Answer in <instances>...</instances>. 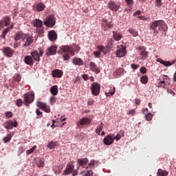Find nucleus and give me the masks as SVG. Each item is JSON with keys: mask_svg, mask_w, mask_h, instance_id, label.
Listing matches in <instances>:
<instances>
[{"mask_svg": "<svg viewBox=\"0 0 176 176\" xmlns=\"http://www.w3.org/2000/svg\"><path fill=\"white\" fill-rule=\"evenodd\" d=\"M149 30L153 31V35L156 36L158 35L160 31H164L166 32L168 28L167 27V23L163 20H157L152 21L149 23Z\"/></svg>", "mask_w": 176, "mask_h": 176, "instance_id": "obj_1", "label": "nucleus"}, {"mask_svg": "<svg viewBox=\"0 0 176 176\" xmlns=\"http://www.w3.org/2000/svg\"><path fill=\"white\" fill-rule=\"evenodd\" d=\"M80 47L77 44H73L72 45H63L60 47V53L63 54V60L67 61L69 60L70 56H74L75 52H79Z\"/></svg>", "mask_w": 176, "mask_h": 176, "instance_id": "obj_2", "label": "nucleus"}, {"mask_svg": "<svg viewBox=\"0 0 176 176\" xmlns=\"http://www.w3.org/2000/svg\"><path fill=\"white\" fill-rule=\"evenodd\" d=\"M14 41H20L21 39L22 42H23L22 45V47L27 49V47H30L32 43H34V36L30 34H25L21 32H18L14 37Z\"/></svg>", "mask_w": 176, "mask_h": 176, "instance_id": "obj_3", "label": "nucleus"}, {"mask_svg": "<svg viewBox=\"0 0 176 176\" xmlns=\"http://www.w3.org/2000/svg\"><path fill=\"white\" fill-rule=\"evenodd\" d=\"M32 25L36 27V33L39 35V36H43L45 34V28H43V22L38 19H34L32 21Z\"/></svg>", "mask_w": 176, "mask_h": 176, "instance_id": "obj_4", "label": "nucleus"}, {"mask_svg": "<svg viewBox=\"0 0 176 176\" xmlns=\"http://www.w3.org/2000/svg\"><path fill=\"white\" fill-rule=\"evenodd\" d=\"M34 98L35 93H34V91L28 92L24 94L23 104H25L26 107H29L30 104H32Z\"/></svg>", "mask_w": 176, "mask_h": 176, "instance_id": "obj_5", "label": "nucleus"}, {"mask_svg": "<svg viewBox=\"0 0 176 176\" xmlns=\"http://www.w3.org/2000/svg\"><path fill=\"white\" fill-rule=\"evenodd\" d=\"M75 166L74 164L69 163L67 164L66 168L63 170V175H68L69 174L72 173L73 176L77 175L78 172L74 170Z\"/></svg>", "mask_w": 176, "mask_h": 176, "instance_id": "obj_6", "label": "nucleus"}, {"mask_svg": "<svg viewBox=\"0 0 176 176\" xmlns=\"http://www.w3.org/2000/svg\"><path fill=\"white\" fill-rule=\"evenodd\" d=\"M3 126L7 130H12L13 127L19 126V122L16 120H8L3 123Z\"/></svg>", "mask_w": 176, "mask_h": 176, "instance_id": "obj_7", "label": "nucleus"}, {"mask_svg": "<svg viewBox=\"0 0 176 176\" xmlns=\"http://www.w3.org/2000/svg\"><path fill=\"white\" fill-rule=\"evenodd\" d=\"M45 25L48 28H53L56 25V18L53 15L47 16L45 21Z\"/></svg>", "mask_w": 176, "mask_h": 176, "instance_id": "obj_8", "label": "nucleus"}, {"mask_svg": "<svg viewBox=\"0 0 176 176\" xmlns=\"http://www.w3.org/2000/svg\"><path fill=\"white\" fill-rule=\"evenodd\" d=\"M38 51L37 50H34L30 53L32 58L35 61H40L41 57L43 56V49L39 48Z\"/></svg>", "mask_w": 176, "mask_h": 176, "instance_id": "obj_9", "label": "nucleus"}, {"mask_svg": "<svg viewBox=\"0 0 176 176\" xmlns=\"http://www.w3.org/2000/svg\"><path fill=\"white\" fill-rule=\"evenodd\" d=\"M12 25V21L9 16H4L0 19V28L9 27Z\"/></svg>", "mask_w": 176, "mask_h": 176, "instance_id": "obj_10", "label": "nucleus"}, {"mask_svg": "<svg viewBox=\"0 0 176 176\" xmlns=\"http://www.w3.org/2000/svg\"><path fill=\"white\" fill-rule=\"evenodd\" d=\"M3 54L6 57H8V58H11L14 56V51L13 49H12L10 47H4L2 49Z\"/></svg>", "mask_w": 176, "mask_h": 176, "instance_id": "obj_11", "label": "nucleus"}, {"mask_svg": "<svg viewBox=\"0 0 176 176\" xmlns=\"http://www.w3.org/2000/svg\"><path fill=\"white\" fill-rule=\"evenodd\" d=\"M100 89H101V85L97 82H93L91 85V91L93 96H98L100 94Z\"/></svg>", "mask_w": 176, "mask_h": 176, "instance_id": "obj_12", "label": "nucleus"}, {"mask_svg": "<svg viewBox=\"0 0 176 176\" xmlns=\"http://www.w3.org/2000/svg\"><path fill=\"white\" fill-rule=\"evenodd\" d=\"M112 27H113L112 21H108L105 18L102 19V28H103L104 31H107L109 28H112Z\"/></svg>", "mask_w": 176, "mask_h": 176, "instance_id": "obj_13", "label": "nucleus"}, {"mask_svg": "<svg viewBox=\"0 0 176 176\" xmlns=\"http://www.w3.org/2000/svg\"><path fill=\"white\" fill-rule=\"evenodd\" d=\"M126 54L127 51H126V47L123 45L119 47L116 52L117 57H124Z\"/></svg>", "mask_w": 176, "mask_h": 176, "instance_id": "obj_14", "label": "nucleus"}, {"mask_svg": "<svg viewBox=\"0 0 176 176\" xmlns=\"http://www.w3.org/2000/svg\"><path fill=\"white\" fill-rule=\"evenodd\" d=\"M114 141L113 134L110 133L103 139V144L104 145H112Z\"/></svg>", "mask_w": 176, "mask_h": 176, "instance_id": "obj_15", "label": "nucleus"}, {"mask_svg": "<svg viewBox=\"0 0 176 176\" xmlns=\"http://www.w3.org/2000/svg\"><path fill=\"white\" fill-rule=\"evenodd\" d=\"M14 27V24L12 23V24L9 26L7 27L6 28L3 29V32H1V34L0 36V38H2V39H5L6 38V35H8V33L10 31H12Z\"/></svg>", "mask_w": 176, "mask_h": 176, "instance_id": "obj_16", "label": "nucleus"}, {"mask_svg": "<svg viewBox=\"0 0 176 176\" xmlns=\"http://www.w3.org/2000/svg\"><path fill=\"white\" fill-rule=\"evenodd\" d=\"M107 8L113 12H117V10H119L120 5L116 4L115 1H110L107 5Z\"/></svg>", "mask_w": 176, "mask_h": 176, "instance_id": "obj_17", "label": "nucleus"}, {"mask_svg": "<svg viewBox=\"0 0 176 176\" xmlns=\"http://www.w3.org/2000/svg\"><path fill=\"white\" fill-rule=\"evenodd\" d=\"M48 39L51 42H56L57 41V33L54 30H51L48 32Z\"/></svg>", "mask_w": 176, "mask_h": 176, "instance_id": "obj_18", "label": "nucleus"}, {"mask_svg": "<svg viewBox=\"0 0 176 176\" xmlns=\"http://www.w3.org/2000/svg\"><path fill=\"white\" fill-rule=\"evenodd\" d=\"M89 68L92 72H94L95 74H100L101 71L100 70V68L97 67V65L94 62H90L89 63Z\"/></svg>", "mask_w": 176, "mask_h": 176, "instance_id": "obj_19", "label": "nucleus"}, {"mask_svg": "<svg viewBox=\"0 0 176 176\" xmlns=\"http://www.w3.org/2000/svg\"><path fill=\"white\" fill-rule=\"evenodd\" d=\"M56 53H57V47L56 45H52L47 49L46 54L47 56H54Z\"/></svg>", "mask_w": 176, "mask_h": 176, "instance_id": "obj_20", "label": "nucleus"}, {"mask_svg": "<svg viewBox=\"0 0 176 176\" xmlns=\"http://www.w3.org/2000/svg\"><path fill=\"white\" fill-rule=\"evenodd\" d=\"M52 74L53 78H61L64 72L60 69H54Z\"/></svg>", "mask_w": 176, "mask_h": 176, "instance_id": "obj_21", "label": "nucleus"}, {"mask_svg": "<svg viewBox=\"0 0 176 176\" xmlns=\"http://www.w3.org/2000/svg\"><path fill=\"white\" fill-rule=\"evenodd\" d=\"M113 38L114 41L119 42V41L123 38V34L119 32L113 31Z\"/></svg>", "mask_w": 176, "mask_h": 176, "instance_id": "obj_22", "label": "nucleus"}, {"mask_svg": "<svg viewBox=\"0 0 176 176\" xmlns=\"http://www.w3.org/2000/svg\"><path fill=\"white\" fill-rule=\"evenodd\" d=\"M24 62L28 65H30V67H32L34 65V59L30 56H25Z\"/></svg>", "mask_w": 176, "mask_h": 176, "instance_id": "obj_23", "label": "nucleus"}, {"mask_svg": "<svg viewBox=\"0 0 176 176\" xmlns=\"http://www.w3.org/2000/svg\"><path fill=\"white\" fill-rule=\"evenodd\" d=\"M90 119L87 118H83L80 119L79 124H80V126H87V124H90Z\"/></svg>", "mask_w": 176, "mask_h": 176, "instance_id": "obj_24", "label": "nucleus"}, {"mask_svg": "<svg viewBox=\"0 0 176 176\" xmlns=\"http://www.w3.org/2000/svg\"><path fill=\"white\" fill-rule=\"evenodd\" d=\"M72 63L73 64H74V65H79V66L83 65V60H82V58H80L74 57L72 59Z\"/></svg>", "mask_w": 176, "mask_h": 176, "instance_id": "obj_25", "label": "nucleus"}, {"mask_svg": "<svg viewBox=\"0 0 176 176\" xmlns=\"http://www.w3.org/2000/svg\"><path fill=\"white\" fill-rule=\"evenodd\" d=\"M157 63H160V64H162V65H164V67H171L173 65V63L170 61H165L163 60L162 58H157Z\"/></svg>", "mask_w": 176, "mask_h": 176, "instance_id": "obj_26", "label": "nucleus"}, {"mask_svg": "<svg viewBox=\"0 0 176 176\" xmlns=\"http://www.w3.org/2000/svg\"><path fill=\"white\" fill-rule=\"evenodd\" d=\"M78 164L80 166H81V167L85 168L86 166V164H87V163H89V160L87 158H82V159H78L77 160Z\"/></svg>", "mask_w": 176, "mask_h": 176, "instance_id": "obj_27", "label": "nucleus"}, {"mask_svg": "<svg viewBox=\"0 0 176 176\" xmlns=\"http://www.w3.org/2000/svg\"><path fill=\"white\" fill-rule=\"evenodd\" d=\"M53 170L55 174H60L63 171V165H54L53 166Z\"/></svg>", "mask_w": 176, "mask_h": 176, "instance_id": "obj_28", "label": "nucleus"}, {"mask_svg": "<svg viewBox=\"0 0 176 176\" xmlns=\"http://www.w3.org/2000/svg\"><path fill=\"white\" fill-rule=\"evenodd\" d=\"M50 93L52 96H57L58 94V87L57 85H54L50 88Z\"/></svg>", "mask_w": 176, "mask_h": 176, "instance_id": "obj_29", "label": "nucleus"}, {"mask_svg": "<svg viewBox=\"0 0 176 176\" xmlns=\"http://www.w3.org/2000/svg\"><path fill=\"white\" fill-rule=\"evenodd\" d=\"M113 75L116 78H118V76H120V75H123V68L120 67L119 69L115 70L113 72Z\"/></svg>", "mask_w": 176, "mask_h": 176, "instance_id": "obj_30", "label": "nucleus"}, {"mask_svg": "<svg viewBox=\"0 0 176 176\" xmlns=\"http://www.w3.org/2000/svg\"><path fill=\"white\" fill-rule=\"evenodd\" d=\"M157 176H167L168 175V172L163 170L162 169H158L157 173Z\"/></svg>", "mask_w": 176, "mask_h": 176, "instance_id": "obj_31", "label": "nucleus"}, {"mask_svg": "<svg viewBox=\"0 0 176 176\" xmlns=\"http://www.w3.org/2000/svg\"><path fill=\"white\" fill-rule=\"evenodd\" d=\"M12 137H13V133H8L7 135V136L3 138V142L5 144L9 142V141H10V140H12Z\"/></svg>", "mask_w": 176, "mask_h": 176, "instance_id": "obj_32", "label": "nucleus"}, {"mask_svg": "<svg viewBox=\"0 0 176 176\" xmlns=\"http://www.w3.org/2000/svg\"><path fill=\"white\" fill-rule=\"evenodd\" d=\"M128 32H129V34H131V35L134 37L138 36V32H137L135 29H133V28H130L128 30Z\"/></svg>", "mask_w": 176, "mask_h": 176, "instance_id": "obj_33", "label": "nucleus"}, {"mask_svg": "<svg viewBox=\"0 0 176 176\" xmlns=\"http://www.w3.org/2000/svg\"><path fill=\"white\" fill-rule=\"evenodd\" d=\"M102 129H104V124L101 122L100 124L97 127L96 130V134H98V135H100L101 131H102Z\"/></svg>", "mask_w": 176, "mask_h": 176, "instance_id": "obj_34", "label": "nucleus"}, {"mask_svg": "<svg viewBox=\"0 0 176 176\" xmlns=\"http://www.w3.org/2000/svg\"><path fill=\"white\" fill-rule=\"evenodd\" d=\"M57 146V142H51L47 144V148L48 149H54Z\"/></svg>", "mask_w": 176, "mask_h": 176, "instance_id": "obj_35", "label": "nucleus"}, {"mask_svg": "<svg viewBox=\"0 0 176 176\" xmlns=\"http://www.w3.org/2000/svg\"><path fill=\"white\" fill-rule=\"evenodd\" d=\"M140 57L142 60H145V58H148V52L146 51H142L140 52Z\"/></svg>", "mask_w": 176, "mask_h": 176, "instance_id": "obj_36", "label": "nucleus"}, {"mask_svg": "<svg viewBox=\"0 0 176 176\" xmlns=\"http://www.w3.org/2000/svg\"><path fill=\"white\" fill-rule=\"evenodd\" d=\"M157 87H162L163 89H167V85L166 84V81L164 80L160 81L158 82Z\"/></svg>", "mask_w": 176, "mask_h": 176, "instance_id": "obj_37", "label": "nucleus"}, {"mask_svg": "<svg viewBox=\"0 0 176 176\" xmlns=\"http://www.w3.org/2000/svg\"><path fill=\"white\" fill-rule=\"evenodd\" d=\"M116 92V88L113 87V91L110 90L109 92H106V97H111V96H113V94H115V93Z\"/></svg>", "mask_w": 176, "mask_h": 176, "instance_id": "obj_38", "label": "nucleus"}, {"mask_svg": "<svg viewBox=\"0 0 176 176\" xmlns=\"http://www.w3.org/2000/svg\"><path fill=\"white\" fill-rule=\"evenodd\" d=\"M44 9H45V5L42 3H40L36 6V10L38 12H42V10H43Z\"/></svg>", "mask_w": 176, "mask_h": 176, "instance_id": "obj_39", "label": "nucleus"}, {"mask_svg": "<svg viewBox=\"0 0 176 176\" xmlns=\"http://www.w3.org/2000/svg\"><path fill=\"white\" fill-rule=\"evenodd\" d=\"M13 80H14V82H20V80H21V76L19 74H15L13 76Z\"/></svg>", "mask_w": 176, "mask_h": 176, "instance_id": "obj_40", "label": "nucleus"}, {"mask_svg": "<svg viewBox=\"0 0 176 176\" xmlns=\"http://www.w3.org/2000/svg\"><path fill=\"white\" fill-rule=\"evenodd\" d=\"M140 82L143 85H146V83H148V76H142L140 78Z\"/></svg>", "mask_w": 176, "mask_h": 176, "instance_id": "obj_41", "label": "nucleus"}, {"mask_svg": "<svg viewBox=\"0 0 176 176\" xmlns=\"http://www.w3.org/2000/svg\"><path fill=\"white\" fill-rule=\"evenodd\" d=\"M98 49L104 54H107V48L102 45H98Z\"/></svg>", "mask_w": 176, "mask_h": 176, "instance_id": "obj_42", "label": "nucleus"}, {"mask_svg": "<svg viewBox=\"0 0 176 176\" xmlns=\"http://www.w3.org/2000/svg\"><path fill=\"white\" fill-rule=\"evenodd\" d=\"M36 105H37V107H38V108H40L41 109H43V110L45 109V103H43V102H42L37 101Z\"/></svg>", "mask_w": 176, "mask_h": 176, "instance_id": "obj_43", "label": "nucleus"}, {"mask_svg": "<svg viewBox=\"0 0 176 176\" xmlns=\"http://www.w3.org/2000/svg\"><path fill=\"white\" fill-rule=\"evenodd\" d=\"M36 149V146H34L30 150H28L26 151V155H31V153H32Z\"/></svg>", "mask_w": 176, "mask_h": 176, "instance_id": "obj_44", "label": "nucleus"}, {"mask_svg": "<svg viewBox=\"0 0 176 176\" xmlns=\"http://www.w3.org/2000/svg\"><path fill=\"white\" fill-rule=\"evenodd\" d=\"M24 151H25V147L23 146H20L18 149V153L19 155H21V153H23Z\"/></svg>", "mask_w": 176, "mask_h": 176, "instance_id": "obj_45", "label": "nucleus"}, {"mask_svg": "<svg viewBox=\"0 0 176 176\" xmlns=\"http://www.w3.org/2000/svg\"><path fill=\"white\" fill-rule=\"evenodd\" d=\"M6 119H10L13 116V113L12 111H8L5 113Z\"/></svg>", "mask_w": 176, "mask_h": 176, "instance_id": "obj_46", "label": "nucleus"}, {"mask_svg": "<svg viewBox=\"0 0 176 176\" xmlns=\"http://www.w3.org/2000/svg\"><path fill=\"white\" fill-rule=\"evenodd\" d=\"M152 118H153V115L151 113H148L147 114L145 115V118L146 119V120L149 121V120H152Z\"/></svg>", "mask_w": 176, "mask_h": 176, "instance_id": "obj_47", "label": "nucleus"}, {"mask_svg": "<svg viewBox=\"0 0 176 176\" xmlns=\"http://www.w3.org/2000/svg\"><path fill=\"white\" fill-rule=\"evenodd\" d=\"M16 107H21L23 105V100L21 99H17L16 102Z\"/></svg>", "mask_w": 176, "mask_h": 176, "instance_id": "obj_48", "label": "nucleus"}, {"mask_svg": "<svg viewBox=\"0 0 176 176\" xmlns=\"http://www.w3.org/2000/svg\"><path fill=\"white\" fill-rule=\"evenodd\" d=\"M114 42H115V41H113V39H112V38L109 39V40H108V43H107L108 47H112Z\"/></svg>", "mask_w": 176, "mask_h": 176, "instance_id": "obj_49", "label": "nucleus"}, {"mask_svg": "<svg viewBox=\"0 0 176 176\" xmlns=\"http://www.w3.org/2000/svg\"><path fill=\"white\" fill-rule=\"evenodd\" d=\"M113 138H114V140H116V141H119V140H120V138H122V135H120V133H118L115 136V134H113Z\"/></svg>", "mask_w": 176, "mask_h": 176, "instance_id": "obj_50", "label": "nucleus"}, {"mask_svg": "<svg viewBox=\"0 0 176 176\" xmlns=\"http://www.w3.org/2000/svg\"><path fill=\"white\" fill-rule=\"evenodd\" d=\"M127 115H131V116L135 115V109L129 110L127 111Z\"/></svg>", "mask_w": 176, "mask_h": 176, "instance_id": "obj_51", "label": "nucleus"}, {"mask_svg": "<svg viewBox=\"0 0 176 176\" xmlns=\"http://www.w3.org/2000/svg\"><path fill=\"white\" fill-rule=\"evenodd\" d=\"M50 102L51 105H54V102H56V97H54V96L51 97L50 99Z\"/></svg>", "mask_w": 176, "mask_h": 176, "instance_id": "obj_52", "label": "nucleus"}, {"mask_svg": "<svg viewBox=\"0 0 176 176\" xmlns=\"http://www.w3.org/2000/svg\"><path fill=\"white\" fill-rule=\"evenodd\" d=\"M82 176H93V171L87 170Z\"/></svg>", "mask_w": 176, "mask_h": 176, "instance_id": "obj_53", "label": "nucleus"}, {"mask_svg": "<svg viewBox=\"0 0 176 176\" xmlns=\"http://www.w3.org/2000/svg\"><path fill=\"white\" fill-rule=\"evenodd\" d=\"M36 113L37 116H38L39 118H42V112L39 110V109H36Z\"/></svg>", "mask_w": 176, "mask_h": 176, "instance_id": "obj_54", "label": "nucleus"}, {"mask_svg": "<svg viewBox=\"0 0 176 176\" xmlns=\"http://www.w3.org/2000/svg\"><path fill=\"white\" fill-rule=\"evenodd\" d=\"M141 74H146V67H142L140 69Z\"/></svg>", "mask_w": 176, "mask_h": 176, "instance_id": "obj_55", "label": "nucleus"}, {"mask_svg": "<svg viewBox=\"0 0 176 176\" xmlns=\"http://www.w3.org/2000/svg\"><path fill=\"white\" fill-rule=\"evenodd\" d=\"M82 79H84V80H89V75L86 74H82Z\"/></svg>", "mask_w": 176, "mask_h": 176, "instance_id": "obj_56", "label": "nucleus"}, {"mask_svg": "<svg viewBox=\"0 0 176 176\" xmlns=\"http://www.w3.org/2000/svg\"><path fill=\"white\" fill-rule=\"evenodd\" d=\"M101 53L100 52H94V55L95 56V57H96L97 58H100V56Z\"/></svg>", "mask_w": 176, "mask_h": 176, "instance_id": "obj_57", "label": "nucleus"}, {"mask_svg": "<svg viewBox=\"0 0 176 176\" xmlns=\"http://www.w3.org/2000/svg\"><path fill=\"white\" fill-rule=\"evenodd\" d=\"M45 112H47V113H50V107L45 105Z\"/></svg>", "mask_w": 176, "mask_h": 176, "instance_id": "obj_58", "label": "nucleus"}, {"mask_svg": "<svg viewBox=\"0 0 176 176\" xmlns=\"http://www.w3.org/2000/svg\"><path fill=\"white\" fill-rule=\"evenodd\" d=\"M128 6H133V0H125Z\"/></svg>", "mask_w": 176, "mask_h": 176, "instance_id": "obj_59", "label": "nucleus"}, {"mask_svg": "<svg viewBox=\"0 0 176 176\" xmlns=\"http://www.w3.org/2000/svg\"><path fill=\"white\" fill-rule=\"evenodd\" d=\"M131 68H133V69H137L139 66L137 64L133 63V64L131 65Z\"/></svg>", "mask_w": 176, "mask_h": 176, "instance_id": "obj_60", "label": "nucleus"}, {"mask_svg": "<svg viewBox=\"0 0 176 176\" xmlns=\"http://www.w3.org/2000/svg\"><path fill=\"white\" fill-rule=\"evenodd\" d=\"M88 105H93L94 104V100L90 99L89 100L87 101Z\"/></svg>", "mask_w": 176, "mask_h": 176, "instance_id": "obj_61", "label": "nucleus"}, {"mask_svg": "<svg viewBox=\"0 0 176 176\" xmlns=\"http://www.w3.org/2000/svg\"><path fill=\"white\" fill-rule=\"evenodd\" d=\"M142 113H144V115H148V113H148V108L143 109L142 110Z\"/></svg>", "mask_w": 176, "mask_h": 176, "instance_id": "obj_62", "label": "nucleus"}, {"mask_svg": "<svg viewBox=\"0 0 176 176\" xmlns=\"http://www.w3.org/2000/svg\"><path fill=\"white\" fill-rule=\"evenodd\" d=\"M19 46H20V43H19L17 41L14 43V49L19 47Z\"/></svg>", "mask_w": 176, "mask_h": 176, "instance_id": "obj_63", "label": "nucleus"}, {"mask_svg": "<svg viewBox=\"0 0 176 176\" xmlns=\"http://www.w3.org/2000/svg\"><path fill=\"white\" fill-rule=\"evenodd\" d=\"M162 0H156V5H157V6L160 7V6H162Z\"/></svg>", "mask_w": 176, "mask_h": 176, "instance_id": "obj_64", "label": "nucleus"}]
</instances>
